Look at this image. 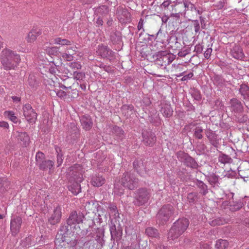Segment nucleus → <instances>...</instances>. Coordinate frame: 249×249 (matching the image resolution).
<instances>
[{
    "instance_id": "ea45409f",
    "label": "nucleus",
    "mask_w": 249,
    "mask_h": 249,
    "mask_svg": "<svg viewBox=\"0 0 249 249\" xmlns=\"http://www.w3.org/2000/svg\"><path fill=\"white\" fill-rule=\"evenodd\" d=\"M107 205V209L109 210V213L113 215L114 220L119 218V213H118L116 205L112 202L108 203Z\"/></svg>"
},
{
    "instance_id": "c03bdc74",
    "label": "nucleus",
    "mask_w": 249,
    "mask_h": 249,
    "mask_svg": "<svg viewBox=\"0 0 249 249\" xmlns=\"http://www.w3.org/2000/svg\"><path fill=\"white\" fill-rule=\"evenodd\" d=\"M229 247V242L226 240L219 239L216 241L215 247L216 249H227Z\"/></svg>"
},
{
    "instance_id": "774afa93",
    "label": "nucleus",
    "mask_w": 249,
    "mask_h": 249,
    "mask_svg": "<svg viewBox=\"0 0 249 249\" xmlns=\"http://www.w3.org/2000/svg\"><path fill=\"white\" fill-rule=\"evenodd\" d=\"M69 66L72 69L79 70L81 69V65L79 62H72L69 64Z\"/></svg>"
},
{
    "instance_id": "4d7b16f0",
    "label": "nucleus",
    "mask_w": 249,
    "mask_h": 249,
    "mask_svg": "<svg viewBox=\"0 0 249 249\" xmlns=\"http://www.w3.org/2000/svg\"><path fill=\"white\" fill-rule=\"evenodd\" d=\"M198 194L196 192H192L188 194L187 198L189 203H194L198 198Z\"/></svg>"
},
{
    "instance_id": "c756f323",
    "label": "nucleus",
    "mask_w": 249,
    "mask_h": 249,
    "mask_svg": "<svg viewBox=\"0 0 249 249\" xmlns=\"http://www.w3.org/2000/svg\"><path fill=\"white\" fill-rule=\"evenodd\" d=\"M37 166L40 170L43 171L51 170L54 166V162L52 160H45Z\"/></svg>"
},
{
    "instance_id": "37998d69",
    "label": "nucleus",
    "mask_w": 249,
    "mask_h": 249,
    "mask_svg": "<svg viewBox=\"0 0 249 249\" xmlns=\"http://www.w3.org/2000/svg\"><path fill=\"white\" fill-rule=\"evenodd\" d=\"M55 149L56 152L57 153V167L60 166L62 163H63L64 160V156L62 152V149L58 146H55Z\"/></svg>"
},
{
    "instance_id": "4c0bfd02",
    "label": "nucleus",
    "mask_w": 249,
    "mask_h": 249,
    "mask_svg": "<svg viewBox=\"0 0 249 249\" xmlns=\"http://www.w3.org/2000/svg\"><path fill=\"white\" fill-rule=\"evenodd\" d=\"M238 175L241 178H249V165L245 166H239L238 168Z\"/></svg>"
},
{
    "instance_id": "3c124183",
    "label": "nucleus",
    "mask_w": 249,
    "mask_h": 249,
    "mask_svg": "<svg viewBox=\"0 0 249 249\" xmlns=\"http://www.w3.org/2000/svg\"><path fill=\"white\" fill-rule=\"evenodd\" d=\"M196 150L198 152L197 154L201 155L204 154L205 153L207 149V146L205 143L202 142H199L197 143L196 146Z\"/></svg>"
},
{
    "instance_id": "4be33fe9",
    "label": "nucleus",
    "mask_w": 249,
    "mask_h": 249,
    "mask_svg": "<svg viewBox=\"0 0 249 249\" xmlns=\"http://www.w3.org/2000/svg\"><path fill=\"white\" fill-rule=\"evenodd\" d=\"M160 106V111L164 117L170 118L173 116L174 110L170 104L163 103Z\"/></svg>"
},
{
    "instance_id": "cd10ccee",
    "label": "nucleus",
    "mask_w": 249,
    "mask_h": 249,
    "mask_svg": "<svg viewBox=\"0 0 249 249\" xmlns=\"http://www.w3.org/2000/svg\"><path fill=\"white\" fill-rule=\"evenodd\" d=\"M196 186L199 189V193L202 196H206L209 192L208 187L203 181L196 178L194 180Z\"/></svg>"
},
{
    "instance_id": "a18cd8bd",
    "label": "nucleus",
    "mask_w": 249,
    "mask_h": 249,
    "mask_svg": "<svg viewBox=\"0 0 249 249\" xmlns=\"http://www.w3.org/2000/svg\"><path fill=\"white\" fill-rule=\"evenodd\" d=\"M227 222V220L223 217H218L209 222L212 226L214 227L224 224Z\"/></svg>"
},
{
    "instance_id": "8fccbe9b",
    "label": "nucleus",
    "mask_w": 249,
    "mask_h": 249,
    "mask_svg": "<svg viewBox=\"0 0 249 249\" xmlns=\"http://www.w3.org/2000/svg\"><path fill=\"white\" fill-rule=\"evenodd\" d=\"M54 43L61 46L69 45L71 44V41L66 39H62L61 37H56L54 39Z\"/></svg>"
},
{
    "instance_id": "338daca9",
    "label": "nucleus",
    "mask_w": 249,
    "mask_h": 249,
    "mask_svg": "<svg viewBox=\"0 0 249 249\" xmlns=\"http://www.w3.org/2000/svg\"><path fill=\"white\" fill-rule=\"evenodd\" d=\"M193 23L194 27L195 32L196 35V34H199L200 29V25L198 20H193Z\"/></svg>"
},
{
    "instance_id": "f704fd0d",
    "label": "nucleus",
    "mask_w": 249,
    "mask_h": 249,
    "mask_svg": "<svg viewBox=\"0 0 249 249\" xmlns=\"http://www.w3.org/2000/svg\"><path fill=\"white\" fill-rule=\"evenodd\" d=\"M114 139L118 142L122 141L125 138V134L124 130L120 127L115 126L113 127Z\"/></svg>"
},
{
    "instance_id": "7ed1b4c3",
    "label": "nucleus",
    "mask_w": 249,
    "mask_h": 249,
    "mask_svg": "<svg viewBox=\"0 0 249 249\" xmlns=\"http://www.w3.org/2000/svg\"><path fill=\"white\" fill-rule=\"evenodd\" d=\"M176 56L169 53L167 51H161L154 54H149L147 55L148 61L154 62L156 65L164 68L171 63L175 59Z\"/></svg>"
},
{
    "instance_id": "1a4fd4ad",
    "label": "nucleus",
    "mask_w": 249,
    "mask_h": 249,
    "mask_svg": "<svg viewBox=\"0 0 249 249\" xmlns=\"http://www.w3.org/2000/svg\"><path fill=\"white\" fill-rule=\"evenodd\" d=\"M71 229L70 225L67 224V221L61 224L55 239L54 242L56 245L66 241V238L71 233Z\"/></svg>"
},
{
    "instance_id": "39448f33",
    "label": "nucleus",
    "mask_w": 249,
    "mask_h": 249,
    "mask_svg": "<svg viewBox=\"0 0 249 249\" xmlns=\"http://www.w3.org/2000/svg\"><path fill=\"white\" fill-rule=\"evenodd\" d=\"M139 179L131 171L125 172L122 175L119 183L124 188L131 191L137 189L139 186Z\"/></svg>"
},
{
    "instance_id": "2eb2a0df",
    "label": "nucleus",
    "mask_w": 249,
    "mask_h": 249,
    "mask_svg": "<svg viewBox=\"0 0 249 249\" xmlns=\"http://www.w3.org/2000/svg\"><path fill=\"white\" fill-rule=\"evenodd\" d=\"M22 223V218L18 215L13 216L10 222V231L13 236H16L19 232Z\"/></svg>"
},
{
    "instance_id": "6e6552de",
    "label": "nucleus",
    "mask_w": 249,
    "mask_h": 249,
    "mask_svg": "<svg viewBox=\"0 0 249 249\" xmlns=\"http://www.w3.org/2000/svg\"><path fill=\"white\" fill-rule=\"evenodd\" d=\"M111 241L118 242L121 240L123 235V227L117 219L111 220L109 226Z\"/></svg>"
},
{
    "instance_id": "ddd939ff",
    "label": "nucleus",
    "mask_w": 249,
    "mask_h": 249,
    "mask_svg": "<svg viewBox=\"0 0 249 249\" xmlns=\"http://www.w3.org/2000/svg\"><path fill=\"white\" fill-rule=\"evenodd\" d=\"M70 181L82 182L83 180L81 167L79 164H75L69 168Z\"/></svg>"
},
{
    "instance_id": "69168bd1",
    "label": "nucleus",
    "mask_w": 249,
    "mask_h": 249,
    "mask_svg": "<svg viewBox=\"0 0 249 249\" xmlns=\"http://www.w3.org/2000/svg\"><path fill=\"white\" fill-rule=\"evenodd\" d=\"M191 95L194 99L197 101H199L201 99L200 92L197 89H194L192 92Z\"/></svg>"
},
{
    "instance_id": "6e6d98bb",
    "label": "nucleus",
    "mask_w": 249,
    "mask_h": 249,
    "mask_svg": "<svg viewBox=\"0 0 249 249\" xmlns=\"http://www.w3.org/2000/svg\"><path fill=\"white\" fill-rule=\"evenodd\" d=\"M32 236L29 235L21 241V245L24 248H28L31 245Z\"/></svg>"
},
{
    "instance_id": "58836bf2",
    "label": "nucleus",
    "mask_w": 249,
    "mask_h": 249,
    "mask_svg": "<svg viewBox=\"0 0 249 249\" xmlns=\"http://www.w3.org/2000/svg\"><path fill=\"white\" fill-rule=\"evenodd\" d=\"M105 179L102 176L96 175L92 177L91 183L94 186L100 187L105 183Z\"/></svg>"
},
{
    "instance_id": "c9c22d12",
    "label": "nucleus",
    "mask_w": 249,
    "mask_h": 249,
    "mask_svg": "<svg viewBox=\"0 0 249 249\" xmlns=\"http://www.w3.org/2000/svg\"><path fill=\"white\" fill-rule=\"evenodd\" d=\"M42 32L40 29L32 30L28 34L26 39L28 42H33L36 40L37 36H40Z\"/></svg>"
},
{
    "instance_id": "13d9d810",
    "label": "nucleus",
    "mask_w": 249,
    "mask_h": 249,
    "mask_svg": "<svg viewBox=\"0 0 249 249\" xmlns=\"http://www.w3.org/2000/svg\"><path fill=\"white\" fill-rule=\"evenodd\" d=\"M45 160V156L44 154L41 151H38L36 155V164L38 165L41 163V161H43Z\"/></svg>"
},
{
    "instance_id": "f257e3e1",
    "label": "nucleus",
    "mask_w": 249,
    "mask_h": 249,
    "mask_svg": "<svg viewBox=\"0 0 249 249\" xmlns=\"http://www.w3.org/2000/svg\"><path fill=\"white\" fill-rule=\"evenodd\" d=\"M0 59L2 66L6 70L15 69L20 61V55L8 48L2 50Z\"/></svg>"
},
{
    "instance_id": "603ef678",
    "label": "nucleus",
    "mask_w": 249,
    "mask_h": 249,
    "mask_svg": "<svg viewBox=\"0 0 249 249\" xmlns=\"http://www.w3.org/2000/svg\"><path fill=\"white\" fill-rule=\"evenodd\" d=\"M5 116L10 119L14 123H17L18 121V118L15 115V114L12 111H5L4 113Z\"/></svg>"
},
{
    "instance_id": "e433bc0d",
    "label": "nucleus",
    "mask_w": 249,
    "mask_h": 249,
    "mask_svg": "<svg viewBox=\"0 0 249 249\" xmlns=\"http://www.w3.org/2000/svg\"><path fill=\"white\" fill-rule=\"evenodd\" d=\"M219 153L218 160L219 162L224 165L226 164H230L232 162L233 160L230 156L222 153L221 151H219Z\"/></svg>"
},
{
    "instance_id": "b1692460",
    "label": "nucleus",
    "mask_w": 249,
    "mask_h": 249,
    "mask_svg": "<svg viewBox=\"0 0 249 249\" xmlns=\"http://www.w3.org/2000/svg\"><path fill=\"white\" fill-rule=\"evenodd\" d=\"M232 200L229 202V208L231 212H236L240 210L244 205L243 198L236 199L234 200L233 198Z\"/></svg>"
},
{
    "instance_id": "680f3d73",
    "label": "nucleus",
    "mask_w": 249,
    "mask_h": 249,
    "mask_svg": "<svg viewBox=\"0 0 249 249\" xmlns=\"http://www.w3.org/2000/svg\"><path fill=\"white\" fill-rule=\"evenodd\" d=\"M185 1V8L186 10H191L193 11L194 9L196 10V8L195 7L194 4L192 3L189 0H184Z\"/></svg>"
},
{
    "instance_id": "aec40b11",
    "label": "nucleus",
    "mask_w": 249,
    "mask_h": 249,
    "mask_svg": "<svg viewBox=\"0 0 249 249\" xmlns=\"http://www.w3.org/2000/svg\"><path fill=\"white\" fill-rule=\"evenodd\" d=\"M231 110L235 113H241L243 111L244 107L242 102L237 98H233L230 101Z\"/></svg>"
},
{
    "instance_id": "a211bd4d",
    "label": "nucleus",
    "mask_w": 249,
    "mask_h": 249,
    "mask_svg": "<svg viewBox=\"0 0 249 249\" xmlns=\"http://www.w3.org/2000/svg\"><path fill=\"white\" fill-rule=\"evenodd\" d=\"M230 54L235 59L243 60L245 57L242 48L239 45H234L230 50Z\"/></svg>"
},
{
    "instance_id": "c85d7f7f",
    "label": "nucleus",
    "mask_w": 249,
    "mask_h": 249,
    "mask_svg": "<svg viewBox=\"0 0 249 249\" xmlns=\"http://www.w3.org/2000/svg\"><path fill=\"white\" fill-rule=\"evenodd\" d=\"M110 37L113 44L120 45L122 42V34L120 31L112 32Z\"/></svg>"
},
{
    "instance_id": "6ab92c4d",
    "label": "nucleus",
    "mask_w": 249,
    "mask_h": 249,
    "mask_svg": "<svg viewBox=\"0 0 249 249\" xmlns=\"http://www.w3.org/2000/svg\"><path fill=\"white\" fill-rule=\"evenodd\" d=\"M205 134L210 143L214 147L217 148L219 145V142L217 135L215 132L210 128H207L205 130Z\"/></svg>"
},
{
    "instance_id": "5fc2aeb1",
    "label": "nucleus",
    "mask_w": 249,
    "mask_h": 249,
    "mask_svg": "<svg viewBox=\"0 0 249 249\" xmlns=\"http://www.w3.org/2000/svg\"><path fill=\"white\" fill-rule=\"evenodd\" d=\"M98 233L96 236V240L98 243L102 245L103 242L104 241L103 237L104 236L105 231L104 229H98Z\"/></svg>"
},
{
    "instance_id": "2f4dec72",
    "label": "nucleus",
    "mask_w": 249,
    "mask_h": 249,
    "mask_svg": "<svg viewBox=\"0 0 249 249\" xmlns=\"http://www.w3.org/2000/svg\"><path fill=\"white\" fill-rule=\"evenodd\" d=\"M205 177L212 186L213 187L218 186L219 184L218 176L216 175L214 173H212L208 175H205Z\"/></svg>"
},
{
    "instance_id": "f03ea898",
    "label": "nucleus",
    "mask_w": 249,
    "mask_h": 249,
    "mask_svg": "<svg viewBox=\"0 0 249 249\" xmlns=\"http://www.w3.org/2000/svg\"><path fill=\"white\" fill-rule=\"evenodd\" d=\"M189 225V220L186 218H179L176 221L167 233L168 241H172L178 238L187 230Z\"/></svg>"
},
{
    "instance_id": "49530a36",
    "label": "nucleus",
    "mask_w": 249,
    "mask_h": 249,
    "mask_svg": "<svg viewBox=\"0 0 249 249\" xmlns=\"http://www.w3.org/2000/svg\"><path fill=\"white\" fill-rule=\"evenodd\" d=\"M225 79L220 75L215 74L213 77V82L214 85L218 86H222L225 83Z\"/></svg>"
},
{
    "instance_id": "e2e57ef3",
    "label": "nucleus",
    "mask_w": 249,
    "mask_h": 249,
    "mask_svg": "<svg viewBox=\"0 0 249 249\" xmlns=\"http://www.w3.org/2000/svg\"><path fill=\"white\" fill-rule=\"evenodd\" d=\"M114 192L117 193L118 195L121 196L124 194V189L122 186H119V183L115 184L114 186Z\"/></svg>"
},
{
    "instance_id": "864d4df0",
    "label": "nucleus",
    "mask_w": 249,
    "mask_h": 249,
    "mask_svg": "<svg viewBox=\"0 0 249 249\" xmlns=\"http://www.w3.org/2000/svg\"><path fill=\"white\" fill-rule=\"evenodd\" d=\"M213 5L218 9L223 8L226 3L227 0H212Z\"/></svg>"
},
{
    "instance_id": "a878e982",
    "label": "nucleus",
    "mask_w": 249,
    "mask_h": 249,
    "mask_svg": "<svg viewBox=\"0 0 249 249\" xmlns=\"http://www.w3.org/2000/svg\"><path fill=\"white\" fill-rule=\"evenodd\" d=\"M70 184L68 185L69 190L74 196H77L81 192V187L80 184L81 182L70 181Z\"/></svg>"
},
{
    "instance_id": "f8f14e48",
    "label": "nucleus",
    "mask_w": 249,
    "mask_h": 249,
    "mask_svg": "<svg viewBox=\"0 0 249 249\" xmlns=\"http://www.w3.org/2000/svg\"><path fill=\"white\" fill-rule=\"evenodd\" d=\"M23 115L29 123L34 124L37 119V114L32 108L31 105L27 104L22 107Z\"/></svg>"
},
{
    "instance_id": "7c9ffc66",
    "label": "nucleus",
    "mask_w": 249,
    "mask_h": 249,
    "mask_svg": "<svg viewBox=\"0 0 249 249\" xmlns=\"http://www.w3.org/2000/svg\"><path fill=\"white\" fill-rule=\"evenodd\" d=\"M110 9L108 6L105 5H102L97 7L95 8V13L97 15H100L102 17H106L110 12Z\"/></svg>"
},
{
    "instance_id": "a19ab883",
    "label": "nucleus",
    "mask_w": 249,
    "mask_h": 249,
    "mask_svg": "<svg viewBox=\"0 0 249 249\" xmlns=\"http://www.w3.org/2000/svg\"><path fill=\"white\" fill-rule=\"evenodd\" d=\"M68 133L70 135H73V139L77 137V135L79 134V130L77 127L74 123H71L68 126Z\"/></svg>"
},
{
    "instance_id": "9d476101",
    "label": "nucleus",
    "mask_w": 249,
    "mask_h": 249,
    "mask_svg": "<svg viewBox=\"0 0 249 249\" xmlns=\"http://www.w3.org/2000/svg\"><path fill=\"white\" fill-rule=\"evenodd\" d=\"M85 218V215L82 212L73 210L70 213L66 221L67 224L70 225V228L72 226H74L73 227L75 228L76 224L78 225L83 223Z\"/></svg>"
},
{
    "instance_id": "09e8293b",
    "label": "nucleus",
    "mask_w": 249,
    "mask_h": 249,
    "mask_svg": "<svg viewBox=\"0 0 249 249\" xmlns=\"http://www.w3.org/2000/svg\"><path fill=\"white\" fill-rule=\"evenodd\" d=\"M59 48L56 47H47L45 49L46 53L49 55L57 56L59 54Z\"/></svg>"
},
{
    "instance_id": "052dcab7",
    "label": "nucleus",
    "mask_w": 249,
    "mask_h": 249,
    "mask_svg": "<svg viewBox=\"0 0 249 249\" xmlns=\"http://www.w3.org/2000/svg\"><path fill=\"white\" fill-rule=\"evenodd\" d=\"M73 76L77 80L81 81L85 78V74L84 72L73 71Z\"/></svg>"
},
{
    "instance_id": "5701e85b",
    "label": "nucleus",
    "mask_w": 249,
    "mask_h": 249,
    "mask_svg": "<svg viewBox=\"0 0 249 249\" xmlns=\"http://www.w3.org/2000/svg\"><path fill=\"white\" fill-rule=\"evenodd\" d=\"M17 138L20 144L23 147L28 146L30 142V137L26 132L17 131Z\"/></svg>"
},
{
    "instance_id": "dca6fc26",
    "label": "nucleus",
    "mask_w": 249,
    "mask_h": 249,
    "mask_svg": "<svg viewBox=\"0 0 249 249\" xmlns=\"http://www.w3.org/2000/svg\"><path fill=\"white\" fill-rule=\"evenodd\" d=\"M116 15L120 22L126 23L131 20V14L124 7L119 6L116 10Z\"/></svg>"
},
{
    "instance_id": "4468645a",
    "label": "nucleus",
    "mask_w": 249,
    "mask_h": 249,
    "mask_svg": "<svg viewBox=\"0 0 249 249\" xmlns=\"http://www.w3.org/2000/svg\"><path fill=\"white\" fill-rule=\"evenodd\" d=\"M142 142L147 146H152L156 142V137L150 129L142 130Z\"/></svg>"
},
{
    "instance_id": "9b49d317",
    "label": "nucleus",
    "mask_w": 249,
    "mask_h": 249,
    "mask_svg": "<svg viewBox=\"0 0 249 249\" xmlns=\"http://www.w3.org/2000/svg\"><path fill=\"white\" fill-rule=\"evenodd\" d=\"M62 212L61 207L57 205L54 207L53 213L48 218L47 225L50 228L58 224L61 220Z\"/></svg>"
},
{
    "instance_id": "473e14b6",
    "label": "nucleus",
    "mask_w": 249,
    "mask_h": 249,
    "mask_svg": "<svg viewBox=\"0 0 249 249\" xmlns=\"http://www.w3.org/2000/svg\"><path fill=\"white\" fill-rule=\"evenodd\" d=\"M239 92L244 100H249V86L246 84L242 83L240 86Z\"/></svg>"
},
{
    "instance_id": "423d86ee",
    "label": "nucleus",
    "mask_w": 249,
    "mask_h": 249,
    "mask_svg": "<svg viewBox=\"0 0 249 249\" xmlns=\"http://www.w3.org/2000/svg\"><path fill=\"white\" fill-rule=\"evenodd\" d=\"M151 196L150 190L146 187H141L134 192L133 203L135 206L145 205Z\"/></svg>"
},
{
    "instance_id": "0e129e2a",
    "label": "nucleus",
    "mask_w": 249,
    "mask_h": 249,
    "mask_svg": "<svg viewBox=\"0 0 249 249\" xmlns=\"http://www.w3.org/2000/svg\"><path fill=\"white\" fill-rule=\"evenodd\" d=\"M143 24H144V19L141 18L139 22L138 23V25L137 26L138 30L139 31L142 30V32L139 34V37L141 36L142 35V33L144 32V29L143 28Z\"/></svg>"
},
{
    "instance_id": "20e7f679",
    "label": "nucleus",
    "mask_w": 249,
    "mask_h": 249,
    "mask_svg": "<svg viewBox=\"0 0 249 249\" xmlns=\"http://www.w3.org/2000/svg\"><path fill=\"white\" fill-rule=\"evenodd\" d=\"M175 213V208L171 204H164L159 210L156 215V221L159 226H163L170 220Z\"/></svg>"
},
{
    "instance_id": "de8ad7c7",
    "label": "nucleus",
    "mask_w": 249,
    "mask_h": 249,
    "mask_svg": "<svg viewBox=\"0 0 249 249\" xmlns=\"http://www.w3.org/2000/svg\"><path fill=\"white\" fill-rule=\"evenodd\" d=\"M134 109V107L132 105H124L121 107V110L123 112V114L126 116L130 115V114L128 113V111L131 112L132 113Z\"/></svg>"
},
{
    "instance_id": "f3484780",
    "label": "nucleus",
    "mask_w": 249,
    "mask_h": 249,
    "mask_svg": "<svg viewBox=\"0 0 249 249\" xmlns=\"http://www.w3.org/2000/svg\"><path fill=\"white\" fill-rule=\"evenodd\" d=\"M96 53L98 55L104 58H112L114 55L113 51L110 49L107 46L103 44L98 46Z\"/></svg>"
},
{
    "instance_id": "79ce46f5",
    "label": "nucleus",
    "mask_w": 249,
    "mask_h": 249,
    "mask_svg": "<svg viewBox=\"0 0 249 249\" xmlns=\"http://www.w3.org/2000/svg\"><path fill=\"white\" fill-rule=\"evenodd\" d=\"M204 130V129L202 128V126H196L193 130L194 137L196 139H202L203 137V133Z\"/></svg>"
},
{
    "instance_id": "bf43d9fd",
    "label": "nucleus",
    "mask_w": 249,
    "mask_h": 249,
    "mask_svg": "<svg viewBox=\"0 0 249 249\" xmlns=\"http://www.w3.org/2000/svg\"><path fill=\"white\" fill-rule=\"evenodd\" d=\"M236 121L240 123H244L248 121L249 118L246 114H242L241 113H237L236 116Z\"/></svg>"
},
{
    "instance_id": "0eeeda50",
    "label": "nucleus",
    "mask_w": 249,
    "mask_h": 249,
    "mask_svg": "<svg viewBox=\"0 0 249 249\" xmlns=\"http://www.w3.org/2000/svg\"><path fill=\"white\" fill-rule=\"evenodd\" d=\"M176 156L178 160L188 168L197 169L199 167L196 160L187 153L179 151L176 153Z\"/></svg>"
},
{
    "instance_id": "393cba45",
    "label": "nucleus",
    "mask_w": 249,
    "mask_h": 249,
    "mask_svg": "<svg viewBox=\"0 0 249 249\" xmlns=\"http://www.w3.org/2000/svg\"><path fill=\"white\" fill-rule=\"evenodd\" d=\"M184 5V0H176L173 2L171 7L172 8L173 10H174L175 12L182 13L186 11Z\"/></svg>"
},
{
    "instance_id": "412c9836",
    "label": "nucleus",
    "mask_w": 249,
    "mask_h": 249,
    "mask_svg": "<svg viewBox=\"0 0 249 249\" xmlns=\"http://www.w3.org/2000/svg\"><path fill=\"white\" fill-rule=\"evenodd\" d=\"M133 166L134 170L141 177H143L145 173V166L143 164V161L142 159L135 160L133 163Z\"/></svg>"
},
{
    "instance_id": "bb28decb",
    "label": "nucleus",
    "mask_w": 249,
    "mask_h": 249,
    "mask_svg": "<svg viewBox=\"0 0 249 249\" xmlns=\"http://www.w3.org/2000/svg\"><path fill=\"white\" fill-rule=\"evenodd\" d=\"M80 122L83 129L86 130H90L92 126V121L89 115H84L80 118Z\"/></svg>"
},
{
    "instance_id": "72a5a7b5",
    "label": "nucleus",
    "mask_w": 249,
    "mask_h": 249,
    "mask_svg": "<svg viewBox=\"0 0 249 249\" xmlns=\"http://www.w3.org/2000/svg\"><path fill=\"white\" fill-rule=\"evenodd\" d=\"M145 234L151 238H159L160 236L159 231L153 227H147L145 229Z\"/></svg>"
}]
</instances>
